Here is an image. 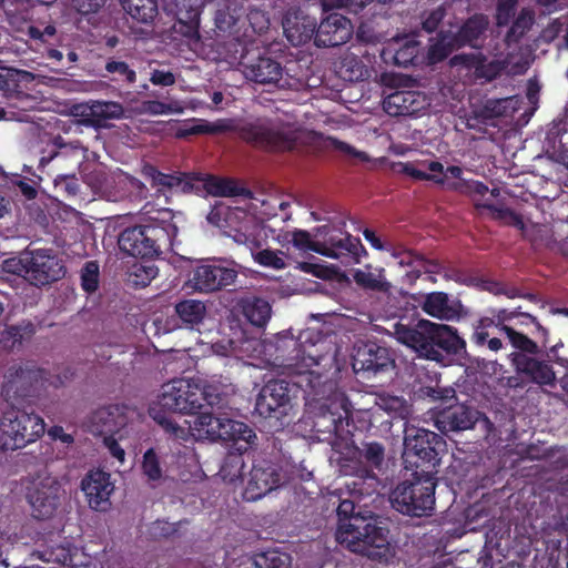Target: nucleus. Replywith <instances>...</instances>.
Returning <instances> with one entry per match:
<instances>
[{"mask_svg": "<svg viewBox=\"0 0 568 568\" xmlns=\"http://www.w3.org/2000/svg\"><path fill=\"white\" fill-rule=\"evenodd\" d=\"M298 338L281 339L276 346V359H281V365L293 369L300 375H306L308 396L320 404L321 413L315 417L313 427L318 434H327L325 439L332 436L342 437L344 429V417L333 406H339L343 402V395L335 390L336 384L332 381L322 382V375L311 372V367L321 363L322 356L315 349L316 345L310 343L308 338L302 341Z\"/></svg>", "mask_w": 568, "mask_h": 568, "instance_id": "nucleus-1", "label": "nucleus"}, {"mask_svg": "<svg viewBox=\"0 0 568 568\" xmlns=\"http://www.w3.org/2000/svg\"><path fill=\"white\" fill-rule=\"evenodd\" d=\"M358 499L349 497L339 501L336 509L338 527L336 539L346 544L353 552L361 554L373 561L389 565L396 550L388 540L389 530L379 526L376 520L355 515Z\"/></svg>", "mask_w": 568, "mask_h": 568, "instance_id": "nucleus-2", "label": "nucleus"}, {"mask_svg": "<svg viewBox=\"0 0 568 568\" xmlns=\"http://www.w3.org/2000/svg\"><path fill=\"white\" fill-rule=\"evenodd\" d=\"M396 339L414 349L419 357L444 363L466 353V341L456 327L420 320L415 326L394 325Z\"/></svg>", "mask_w": 568, "mask_h": 568, "instance_id": "nucleus-3", "label": "nucleus"}, {"mask_svg": "<svg viewBox=\"0 0 568 568\" xmlns=\"http://www.w3.org/2000/svg\"><path fill=\"white\" fill-rule=\"evenodd\" d=\"M203 389L185 378H175L163 385L158 400L149 407V416L172 438H183L190 432L178 424L173 414H195L204 400Z\"/></svg>", "mask_w": 568, "mask_h": 568, "instance_id": "nucleus-4", "label": "nucleus"}, {"mask_svg": "<svg viewBox=\"0 0 568 568\" xmlns=\"http://www.w3.org/2000/svg\"><path fill=\"white\" fill-rule=\"evenodd\" d=\"M170 220H150L143 224L125 227L118 237L119 248L133 257L153 258L169 247L178 233V227Z\"/></svg>", "mask_w": 568, "mask_h": 568, "instance_id": "nucleus-5", "label": "nucleus"}, {"mask_svg": "<svg viewBox=\"0 0 568 568\" xmlns=\"http://www.w3.org/2000/svg\"><path fill=\"white\" fill-rule=\"evenodd\" d=\"M185 429L190 433L178 440L187 442L192 437L195 440L232 442L240 454L247 452L256 439V434L247 424L212 413L199 414Z\"/></svg>", "mask_w": 568, "mask_h": 568, "instance_id": "nucleus-6", "label": "nucleus"}, {"mask_svg": "<svg viewBox=\"0 0 568 568\" xmlns=\"http://www.w3.org/2000/svg\"><path fill=\"white\" fill-rule=\"evenodd\" d=\"M435 474L413 470L412 479L400 481L389 495L392 507L410 517L428 516L435 506Z\"/></svg>", "mask_w": 568, "mask_h": 568, "instance_id": "nucleus-7", "label": "nucleus"}, {"mask_svg": "<svg viewBox=\"0 0 568 568\" xmlns=\"http://www.w3.org/2000/svg\"><path fill=\"white\" fill-rule=\"evenodd\" d=\"M446 442L442 435L426 428H410L404 438L403 459L406 469L429 470L436 474L440 463V454L446 450Z\"/></svg>", "mask_w": 568, "mask_h": 568, "instance_id": "nucleus-8", "label": "nucleus"}, {"mask_svg": "<svg viewBox=\"0 0 568 568\" xmlns=\"http://www.w3.org/2000/svg\"><path fill=\"white\" fill-rule=\"evenodd\" d=\"M81 146L79 141L67 142L60 134L53 136L41 152L39 169L43 170L53 163L54 169L70 168V172L57 173L55 187H64L69 195L78 192L79 185L75 171L81 164Z\"/></svg>", "mask_w": 568, "mask_h": 568, "instance_id": "nucleus-9", "label": "nucleus"}, {"mask_svg": "<svg viewBox=\"0 0 568 568\" xmlns=\"http://www.w3.org/2000/svg\"><path fill=\"white\" fill-rule=\"evenodd\" d=\"M45 432L42 417L11 406L0 418V442L3 450H16L34 443Z\"/></svg>", "mask_w": 568, "mask_h": 568, "instance_id": "nucleus-10", "label": "nucleus"}, {"mask_svg": "<svg viewBox=\"0 0 568 568\" xmlns=\"http://www.w3.org/2000/svg\"><path fill=\"white\" fill-rule=\"evenodd\" d=\"M63 384L59 375L38 367L32 362L11 365L2 385V395L7 399L27 398L39 395L47 385L59 387Z\"/></svg>", "mask_w": 568, "mask_h": 568, "instance_id": "nucleus-11", "label": "nucleus"}, {"mask_svg": "<svg viewBox=\"0 0 568 568\" xmlns=\"http://www.w3.org/2000/svg\"><path fill=\"white\" fill-rule=\"evenodd\" d=\"M293 408L290 384L284 379L268 381L260 390L255 412L267 424L270 432L283 430L290 423Z\"/></svg>", "mask_w": 568, "mask_h": 568, "instance_id": "nucleus-12", "label": "nucleus"}, {"mask_svg": "<svg viewBox=\"0 0 568 568\" xmlns=\"http://www.w3.org/2000/svg\"><path fill=\"white\" fill-rule=\"evenodd\" d=\"M61 484L47 468L29 475L26 486V498L37 519L53 516L60 505Z\"/></svg>", "mask_w": 568, "mask_h": 568, "instance_id": "nucleus-13", "label": "nucleus"}, {"mask_svg": "<svg viewBox=\"0 0 568 568\" xmlns=\"http://www.w3.org/2000/svg\"><path fill=\"white\" fill-rule=\"evenodd\" d=\"M236 244L247 247L254 261L264 267L283 270L284 260L270 248L260 250L267 240L264 227L253 219H245L239 227L231 229L227 233Z\"/></svg>", "mask_w": 568, "mask_h": 568, "instance_id": "nucleus-14", "label": "nucleus"}, {"mask_svg": "<svg viewBox=\"0 0 568 568\" xmlns=\"http://www.w3.org/2000/svg\"><path fill=\"white\" fill-rule=\"evenodd\" d=\"M240 47L239 64L243 68L245 78L258 84L278 85L283 78L281 62L267 53H262L258 48Z\"/></svg>", "mask_w": 568, "mask_h": 568, "instance_id": "nucleus-15", "label": "nucleus"}, {"mask_svg": "<svg viewBox=\"0 0 568 568\" xmlns=\"http://www.w3.org/2000/svg\"><path fill=\"white\" fill-rule=\"evenodd\" d=\"M240 136L254 146L268 151H290L295 148L292 133L275 129L270 122L256 120L240 129Z\"/></svg>", "mask_w": 568, "mask_h": 568, "instance_id": "nucleus-16", "label": "nucleus"}, {"mask_svg": "<svg viewBox=\"0 0 568 568\" xmlns=\"http://www.w3.org/2000/svg\"><path fill=\"white\" fill-rule=\"evenodd\" d=\"M352 366L356 374L369 378L393 367L394 359L387 347L372 341L361 342L354 347Z\"/></svg>", "mask_w": 568, "mask_h": 568, "instance_id": "nucleus-17", "label": "nucleus"}, {"mask_svg": "<svg viewBox=\"0 0 568 568\" xmlns=\"http://www.w3.org/2000/svg\"><path fill=\"white\" fill-rule=\"evenodd\" d=\"M143 175L150 181L151 186L159 192L173 194L200 193L201 174L195 172L173 171L164 173L154 165H145Z\"/></svg>", "mask_w": 568, "mask_h": 568, "instance_id": "nucleus-18", "label": "nucleus"}, {"mask_svg": "<svg viewBox=\"0 0 568 568\" xmlns=\"http://www.w3.org/2000/svg\"><path fill=\"white\" fill-rule=\"evenodd\" d=\"M28 281L38 287L49 285L65 275L62 260L51 248L30 250Z\"/></svg>", "mask_w": 568, "mask_h": 568, "instance_id": "nucleus-19", "label": "nucleus"}, {"mask_svg": "<svg viewBox=\"0 0 568 568\" xmlns=\"http://www.w3.org/2000/svg\"><path fill=\"white\" fill-rule=\"evenodd\" d=\"M284 483L282 468L267 460L254 464L247 485L244 489V498L248 501H255L272 490L278 488Z\"/></svg>", "mask_w": 568, "mask_h": 568, "instance_id": "nucleus-20", "label": "nucleus"}, {"mask_svg": "<svg viewBox=\"0 0 568 568\" xmlns=\"http://www.w3.org/2000/svg\"><path fill=\"white\" fill-rule=\"evenodd\" d=\"M321 234H324L323 241L320 242L323 256L331 258L351 257L354 262L358 263L363 253H366L358 237L352 236L342 231L331 230L328 226H321L318 229Z\"/></svg>", "mask_w": 568, "mask_h": 568, "instance_id": "nucleus-21", "label": "nucleus"}, {"mask_svg": "<svg viewBox=\"0 0 568 568\" xmlns=\"http://www.w3.org/2000/svg\"><path fill=\"white\" fill-rule=\"evenodd\" d=\"M237 272L215 264L195 266L189 277V285L199 293H213L235 282Z\"/></svg>", "mask_w": 568, "mask_h": 568, "instance_id": "nucleus-22", "label": "nucleus"}, {"mask_svg": "<svg viewBox=\"0 0 568 568\" xmlns=\"http://www.w3.org/2000/svg\"><path fill=\"white\" fill-rule=\"evenodd\" d=\"M81 489L91 509L105 511L111 507L114 485L109 473L101 469L89 471L81 481Z\"/></svg>", "mask_w": 568, "mask_h": 568, "instance_id": "nucleus-23", "label": "nucleus"}, {"mask_svg": "<svg viewBox=\"0 0 568 568\" xmlns=\"http://www.w3.org/2000/svg\"><path fill=\"white\" fill-rule=\"evenodd\" d=\"M353 33L349 19L341 13H328L317 26L315 44L318 48H332L346 43Z\"/></svg>", "mask_w": 568, "mask_h": 568, "instance_id": "nucleus-24", "label": "nucleus"}, {"mask_svg": "<svg viewBox=\"0 0 568 568\" xmlns=\"http://www.w3.org/2000/svg\"><path fill=\"white\" fill-rule=\"evenodd\" d=\"M419 305L427 315L440 321H456L464 314L460 300L454 298L445 292L425 294Z\"/></svg>", "mask_w": 568, "mask_h": 568, "instance_id": "nucleus-25", "label": "nucleus"}, {"mask_svg": "<svg viewBox=\"0 0 568 568\" xmlns=\"http://www.w3.org/2000/svg\"><path fill=\"white\" fill-rule=\"evenodd\" d=\"M128 424L125 407L108 405L95 409L89 418V428L93 435L105 436L119 433Z\"/></svg>", "mask_w": 568, "mask_h": 568, "instance_id": "nucleus-26", "label": "nucleus"}, {"mask_svg": "<svg viewBox=\"0 0 568 568\" xmlns=\"http://www.w3.org/2000/svg\"><path fill=\"white\" fill-rule=\"evenodd\" d=\"M427 105L426 95L417 91H395L383 101V109L390 116H413Z\"/></svg>", "mask_w": 568, "mask_h": 568, "instance_id": "nucleus-27", "label": "nucleus"}, {"mask_svg": "<svg viewBox=\"0 0 568 568\" xmlns=\"http://www.w3.org/2000/svg\"><path fill=\"white\" fill-rule=\"evenodd\" d=\"M513 362L516 371L529 382L539 386H555L556 374L548 362L537 359L527 354H515Z\"/></svg>", "mask_w": 568, "mask_h": 568, "instance_id": "nucleus-28", "label": "nucleus"}, {"mask_svg": "<svg viewBox=\"0 0 568 568\" xmlns=\"http://www.w3.org/2000/svg\"><path fill=\"white\" fill-rule=\"evenodd\" d=\"M478 420V412L471 407L457 404L444 409L436 419L443 433L471 429Z\"/></svg>", "mask_w": 568, "mask_h": 568, "instance_id": "nucleus-29", "label": "nucleus"}, {"mask_svg": "<svg viewBox=\"0 0 568 568\" xmlns=\"http://www.w3.org/2000/svg\"><path fill=\"white\" fill-rule=\"evenodd\" d=\"M283 30L288 42L298 47L315 38L317 23L314 18L301 12H287L283 19Z\"/></svg>", "mask_w": 568, "mask_h": 568, "instance_id": "nucleus-30", "label": "nucleus"}, {"mask_svg": "<svg viewBox=\"0 0 568 568\" xmlns=\"http://www.w3.org/2000/svg\"><path fill=\"white\" fill-rule=\"evenodd\" d=\"M489 20L483 13H476L469 17L454 33L455 41H458L460 48L470 47L480 49L483 37L488 29Z\"/></svg>", "mask_w": 568, "mask_h": 568, "instance_id": "nucleus-31", "label": "nucleus"}, {"mask_svg": "<svg viewBox=\"0 0 568 568\" xmlns=\"http://www.w3.org/2000/svg\"><path fill=\"white\" fill-rule=\"evenodd\" d=\"M237 310L255 327H264L271 318V304L257 296H245L237 302Z\"/></svg>", "mask_w": 568, "mask_h": 568, "instance_id": "nucleus-32", "label": "nucleus"}, {"mask_svg": "<svg viewBox=\"0 0 568 568\" xmlns=\"http://www.w3.org/2000/svg\"><path fill=\"white\" fill-rule=\"evenodd\" d=\"M446 182L443 184L447 190L465 195H480L488 193V186L480 181L463 179V169L450 165L445 171Z\"/></svg>", "mask_w": 568, "mask_h": 568, "instance_id": "nucleus-33", "label": "nucleus"}, {"mask_svg": "<svg viewBox=\"0 0 568 568\" xmlns=\"http://www.w3.org/2000/svg\"><path fill=\"white\" fill-rule=\"evenodd\" d=\"M203 6V0H175V17L180 24L186 27V36L191 37L199 33Z\"/></svg>", "mask_w": 568, "mask_h": 568, "instance_id": "nucleus-34", "label": "nucleus"}, {"mask_svg": "<svg viewBox=\"0 0 568 568\" xmlns=\"http://www.w3.org/2000/svg\"><path fill=\"white\" fill-rule=\"evenodd\" d=\"M345 486L349 497L362 501L365 497H371L378 493L379 479L374 471L363 468L359 470V474L346 481Z\"/></svg>", "mask_w": 568, "mask_h": 568, "instance_id": "nucleus-35", "label": "nucleus"}, {"mask_svg": "<svg viewBox=\"0 0 568 568\" xmlns=\"http://www.w3.org/2000/svg\"><path fill=\"white\" fill-rule=\"evenodd\" d=\"M36 332V325L29 320H23L16 325L7 326L0 332V344L6 349L19 348L24 342L30 341Z\"/></svg>", "mask_w": 568, "mask_h": 568, "instance_id": "nucleus-36", "label": "nucleus"}, {"mask_svg": "<svg viewBox=\"0 0 568 568\" xmlns=\"http://www.w3.org/2000/svg\"><path fill=\"white\" fill-rule=\"evenodd\" d=\"M174 312L185 327L194 328L203 322L206 306L199 300L185 298L175 304Z\"/></svg>", "mask_w": 568, "mask_h": 568, "instance_id": "nucleus-37", "label": "nucleus"}, {"mask_svg": "<svg viewBox=\"0 0 568 568\" xmlns=\"http://www.w3.org/2000/svg\"><path fill=\"white\" fill-rule=\"evenodd\" d=\"M203 191L214 196H236L242 194V189L234 180L209 174H201L200 193Z\"/></svg>", "mask_w": 568, "mask_h": 568, "instance_id": "nucleus-38", "label": "nucleus"}, {"mask_svg": "<svg viewBox=\"0 0 568 568\" xmlns=\"http://www.w3.org/2000/svg\"><path fill=\"white\" fill-rule=\"evenodd\" d=\"M337 74L344 81L358 82L369 77V70L358 55L347 53L339 61Z\"/></svg>", "mask_w": 568, "mask_h": 568, "instance_id": "nucleus-39", "label": "nucleus"}, {"mask_svg": "<svg viewBox=\"0 0 568 568\" xmlns=\"http://www.w3.org/2000/svg\"><path fill=\"white\" fill-rule=\"evenodd\" d=\"M354 455L365 465L364 468L379 470L385 459V447L379 442H363L361 446L355 447Z\"/></svg>", "mask_w": 568, "mask_h": 568, "instance_id": "nucleus-40", "label": "nucleus"}, {"mask_svg": "<svg viewBox=\"0 0 568 568\" xmlns=\"http://www.w3.org/2000/svg\"><path fill=\"white\" fill-rule=\"evenodd\" d=\"M452 31H439L436 41L428 48L427 58L432 63H438L447 59L454 51L460 49L458 41H455Z\"/></svg>", "mask_w": 568, "mask_h": 568, "instance_id": "nucleus-41", "label": "nucleus"}, {"mask_svg": "<svg viewBox=\"0 0 568 568\" xmlns=\"http://www.w3.org/2000/svg\"><path fill=\"white\" fill-rule=\"evenodd\" d=\"M123 10L135 21L150 23L159 13L158 0H122Z\"/></svg>", "mask_w": 568, "mask_h": 568, "instance_id": "nucleus-42", "label": "nucleus"}, {"mask_svg": "<svg viewBox=\"0 0 568 568\" xmlns=\"http://www.w3.org/2000/svg\"><path fill=\"white\" fill-rule=\"evenodd\" d=\"M494 325L495 320L489 317L480 318L470 336L471 343L477 346H484L487 344V347L493 352L500 351L503 347L501 339L499 337L491 336V329L495 328Z\"/></svg>", "mask_w": 568, "mask_h": 568, "instance_id": "nucleus-43", "label": "nucleus"}, {"mask_svg": "<svg viewBox=\"0 0 568 568\" xmlns=\"http://www.w3.org/2000/svg\"><path fill=\"white\" fill-rule=\"evenodd\" d=\"M369 268L371 266L367 265L366 270H355L353 273L354 282L364 290L387 292L390 285L384 278V268H378L376 272H371Z\"/></svg>", "mask_w": 568, "mask_h": 568, "instance_id": "nucleus-44", "label": "nucleus"}, {"mask_svg": "<svg viewBox=\"0 0 568 568\" xmlns=\"http://www.w3.org/2000/svg\"><path fill=\"white\" fill-rule=\"evenodd\" d=\"M392 17L386 14H378L372 19L362 23L357 30V38L367 43L379 42L387 38V32L384 30H376V27L381 26L383 22L388 21Z\"/></svg>", "mask_w": 568, "mask_h": 568, "instance_id": "nucleus-45", "label": "nucleus"}, {"mask_svg": "<svg viewBox=\"0 0 568 568\" xmlns=\"http://www.w3.org/2000/svg\"><path fill=\"white\" fill-rule=\"evenodd\" d=\"M104 70L112 75L111 80L113 81L129 85L136 81V72L125 61L115 57H110L106 60Z\"/></svg>", "mask_w": 568, "mask_h": 568, "instance_id": "nucleus-46", "label": "nucleus"}, {"mask_svg": "<svg viewBox=\"0 0 568 568\" xmlns=\"http://www.w3.org/2000/svg\"><path fill=\"white\" fill-rule=\"evenodd\" d=\"M290 556L272 548L257 552L252 561L255 568H285L288 565Z\"/></svg>", "mask_w": 568, "mask_h": 568, "instance_id": "nucleus-47", "label": "nucleus"}, {"mask_svg": "<svg viewBox=\"0 0 568 568\" xmlns=\"http://www.w3.org/2000/svg\"><path fill=\"white\" fill-rule=\"evenodd\" d=\"M499 333L505 334L509 339L511 346L516 349L524 352L523 354L535 355L538 353V345L527 335L517 332L515 328L508 325H501Z\"/></svg>", "mask_w": 568, "mask_h": 568, "instance_id": "nucleus-48", "label": "nucleus"}, {"mask_svg": "<svg viewBox=\"0 0 568 568\" xmlns=\"http://www.w3.org/2000/svg\"><path fill=\"white\" fill-rule=\"evenodd\" d=\"M242 17L241 10L226 6L221 8L215 13V26L222 32H232L233 29L240 23Z\"/></svg>", "mask_w": 568, "mask_h": 568, "instance_id": "nucleus-49", "label": "nucleus"}, {"mask_svg": "<svg viewBox=\"0 0 568 568\" xmlns=\"http://www.w3.org/2000/svg\"><path fill=\"white\" fill-rule=\"evenodd\" d=\"M29 255L30 250L27 248L17 256L6 258L2 263L3 271L9 274L22 276L28 281Z\"/></svg>", "mask_w": 568, "mask_h": 568, "instance_id": "nucleus-50", "label": "nucleus"}, {"mask_svg": "<svg viewBox=\"0 0 568 568\" xmlns=\"http://www.w3.org/2000/svg\"><path fill=\"white\" fill-rule=\"evenodd\" d=\"M100 268L97 261H88L81 270V287L92 294L99 288Z\"/></svg>", "mask_w": 568, "mask_h": 568, "instance_id": "nucleus-51", "label": "nucleus"}, {"mask_svg": "<svg viewBox=\"0 0 568 568\" xmlns=\"http://www.w3.org/2000/svg\"><path fill=\"white\" fill-rule=\"evenodd\" d=\"M505 68V63L499 60H493L487 62L486 57L481 53L475 70V75L478 79L493 81L501 74Z\"/></svg>", "mask_w": 568, "mask_h": 568, "instance_id": "nucleus-52", "label": "nucleus"}, {"mask_svg": "<svg viewBox=\"0 0 568 568\" xmlns=\"http://www.w3.org/2000/svg\"><path fill=\"white\" fill-rule=\"evenodd\" d=\"M373 0H321L322 7L325 11L332 9L346 8L349 12L358 13ZM393 0H377L379 3L392 2Z\"/></svg>", "mask_w": 568, "mask_h": 568, "instance_id": "nucleus-53", "label": "nucleus"}, {"mask_svg": "<svg viewBox=\"0 0 568 568\" xmlns=\"http://www.w3.org/2000/svg\"><path fill=\"white\" fill-rule=\"evenodd\" d=\"M143 474L150 481H158L162 478V468L158 454L153 448H149L142 459L141 465Z\"/></svg>", "mask_w": 568, "mask_h": 568, "instance_id": "nucleus-54", "label": "nucleus"}, {"mask_svg": "<svg viewBox=\"0 0 568 568\" xmlns=\"http://www.w3.org/2000/svg\"><path fill=\"white\" fill-rule=\"evenodd\" d=\"M179 529V524L169 523L166 520H155L148 526L146 534L152 540L168 539Z\"/></svg>", "mask_w": 568, "mask_h": 568, "instance_id": "nucleus-55", "label": "nucleus"}, {"mask_svg": "<svg viewBox=\"0 0 568 568\" xmlns=\"http://www.w3.org/2000/svg\"><path fill=\"white\" fill-rule=\"evenodd\" d=\"M509 99H488L479 110V115L484 119H495L507 114V104Z\"/></svg>", "mask_w": 568, "mask_h": 568, "instance_id": "nucleus-56", "label": "nucleus"}, {"mask_svg": "<svg viewBox=\"0 0 568 568\" xmlns=\"http://www.w3.org/2000/svg\"><path fill=\"white\" fill-rule=\"evenodd\" d=\"M292 244L300 251L303 252H315L317 254L323 253L320 246L321 241H314L311 234L305 230H295L292 233Z\"/></svg>", "mask_w": 568, "mask_h": 568, "instance_id": "nucleus-57", "label": "nucleus"}, {"mask_svg": "<svg viewBox=\"0 0 568 568\" xmlns=\"http://www.w3.org/2000/svg\"><path fill=\"white\" fill-rule=\"evenodd\" d=\"M476 207L489 211L495 220L504 221L507 219H511L515 222V224H521V220H520L519 215L516 214L509 207L497 206V205H495L493 203H488V202L477 203Z\"/></svg>", "mask_w": 568, "mask_h": 568, "instance_id": "nucleus-58", "label": "nucleus"}, {"mask_svg": "<svg viewBox=\"0 0 568 568\" xmlns=\"http://www.w3.org/2000/svg\"><path fill=\"white\" fill-rule=\"evenodd\" d=\"M392 255L398 260L400 265L412 266L413 273H416V268H418L420 254L413 250H405L402 247H394L392 250Z\"/></svg>", "mask_w": 568, "mask_h": 568, "instance_id": "nucleus-59", "label": "nucleus"}, {"mask_svg": "<svg viewBox=\"0 0 568 568\" xmlns=\"http://www.w3.org/2000/svg\"><path fill=\"white\" fill-rule=\"evenodd\" d=\"M417 53L416 44L410 41L396 50L394 54V63L399 67H407L413 62Z\"/></svg>", "mask_w": 568, "mask_h": 568, "instance_id": "nucleus-60", "label": "nucleus"}, {"mask_svg": "<svg viewBox=\"0 0 568 568\" xmlns=\"http://www.w3.org/2000/svg\"><path fill=\"white\" fill-rule=\"evenodd\" d=\"M446 16V11L443 7H438L424 14L422 20V27L426 32H434L443 19Z\"/></svg>", "mask_w": 568, "mask_h": 568, "instance_id": "nucleus-61", "label": "nucleus"}, {"mask_svg": "<svg viewBox=\"0 0 568 568\" xmlns=\"http://www.w3.org/2000/svg\"><path fill=\"white\" fill-rule=\"evenodd\" d=\"M481 53L478 52V53H460V54H455L454 57L450 58L449 60V64L452 67H464L466 69H469V70H476V67L478 64V61H479V58H480Z\"/></svg>", "mask_w": 568, "mask_h": 568, "instance_id": "nucleus-62", "label": "nucleus"}, {"mask_svg": "<svg viewBox=\"0 0 568 568\" xmlns=\"http://www.w3.org/2000/svg\"><path fill=\"white\" fill-rule=\"evenodd\" d=\"M158 275V268L154 265H140L135 267V284L145 286Z\"/></svg>", "mask_w": 568, "mask_h": 568, "instance_id": "nucleus-63", "label": "nucleus"}, {"mask_svg": "<svg viewBox=\"0 0 568 568\" xmlns=\"http://www.w3.org/2000/svg\"><path fill=\"white\" fill-rule=\"evenodd\" d=\"M532 21L534 14L530 11L523 9L515 19L510 28V32L516 33L518 31L519 34H523L531 26Z\"/></svg>", "mask_w": 568, "mask_h": 568, "instance_id": "nucleus-64", "label": "nucleus"}]
</instances>
